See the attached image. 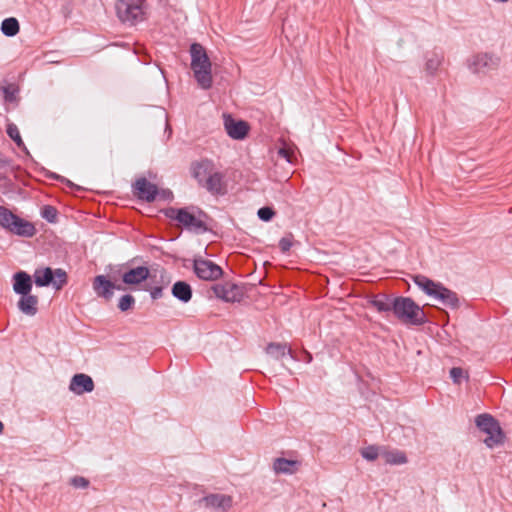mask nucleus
<instances>
[{"label": "nucleus", "instance_id": "obj_1", "mask_svg": "<svg viewBox=\"0 0 512 512\" xmlns=\"http://www.w3.org/2000/svg\"><path fill=\"white\" fill-rule=\"evenodd\" d=\"M161 213L171 220H176L190 232L204 234L210 231L206 224V221L210 219L209 215L197 206L182 208L168 207L162 209Z\"/></svg>", "mask_w": 512, "mask_h": 512}, {"label": "nucleus", "instance_id": "obj_2", "mask_svg": "<svg viewBox=\"0 0 512 512\" xmlns=\"http://www.w3.org/2000/svg\"><path fill=\"white\" fill-rule=\"evenodd\" d=\"M415 285L427 296L433 298L442 305L455 310L460 307V299L456 292L436 282L425 275L417 274L413 277Z\"/></svg>", "mask_w": 512, "mask_h": 512}, {"label": "nucleus", "instance_id": "obj_3", "mask_svg": "<svg viewBox=\"0 0 512 512\" xmlns=\"http://www.w3.org/2000/svg\"><path fill=\"white\" fill-rule=\"evenodd\" d=\"M191 69L198 85L207 90L212 86V64L205 48L199 43L190 45Z\"/></svg>", "mask_w": 512, "mask_h": 512}, {"label": "nucleus", "instance_id": "obj_4", "mask_svg": "<svg viewBox=\"0 0 512 512\" xmlns=\"http://www.w3.org/2000/svg\"><path fill=\"white\" fill-rule=\"evenodd\" d=\"M391 307L395 317L403 323L413 326H421L427 322V316L423 308L410 297H393Z\"/></svg>", "mask_w": 512, "mask_h": 512}, {"label": "nucleus", "instance_id": "obj_5", "mask_svg": "<svg viewBox=\"0 0 512 512\" xmlns=\"http://www.w3.org/2000/svg\"><path fill=\"white\" fill-rule=\"evenodd\" d=\"M115 10L120 22L127 26H135L147 19L145 0H117Z\"/></svg>", "mask_w": 512, "mask_h": 512}, {"label": "nucleus", "instance_id": "obj_6", "mask_svg": "<svg viewBox=\"0 0 512 512\" xmlns=\"http://www.w3.org/2000/svg\"><path fill=\"white\" fill-rule=\"evenodd\" d=\"M475 424L477 428L487 434L484 443L488 448H493L504 440V433L499 422L490 414L483 413L476 417Z\"/></svg>", "mask_w": 512, "mask_h": 512}, {"label": "nucleus", "instance_id": "obj_7", "mask_svg": "<svg viewBox=\"0 0 512 512\" xmlns=\"http://www.w3.org/2000/svg\"><path fill=\"white\" fill-rule=\"evenodd\" d=\"M33 279L37 287L52 286L56 290H60L67 283L68 276L66 271L61 268L44 267L35 269Z\"/></svg>", "mask_w": 512, "mask_h": 512}, {"label": "nucleus", "instance_id": "obj_8", "mask_svg": "<svg viewBox=\"0 0 512 512\" xmlns=\"http://www.w3.org/2000/svg\"><path fill=\"white\" fill-rule=\"evenodd\" d=\"M467 64L472 73L486 74L499 66L500 58L493 53H478L469 58Z\"/></svg>", "mask_w": 512, "mask_h": 512}, {"label": "nucleus", "instance_id": "obj_9", "mask_svg": "<svg viewBox=\"0 0 512 512\" xmlns=\"http://www.w3.org/2000/svg\"><path fill=\"white\" fill-rule=\"evenodd\" d=\"M195 275L204 281H215L223 275V269L215 262L203 258L193 260Z\"/></svg>", "mask_w": 512, "mask_h": 512}, {"label": "nucleus", "instance_id": "obj_10", "mask_svg": "<svg viewBox=\"0 0 512 512\" xmlns=\"http://www.w3.org/2000/svg\"><path fill=\"white\" fill-rule=\"evenodd\" d=\"M95 294L106 301H110L114 295L115 290H124L120 284H115L106 275H97L92 283Z\"/></svg>", "mask_w": 512, "mask_h": 512}, {"label": "nucleus", "instance_id": "obj_11", "mask_svg": "<svg viewBox=\"0 0 512 512\" xmlns=\"http://www.w3.org/2000/svg\"><path fill=\"white\" fill-rule=\"evenodd\" d=\"M215 296L224 302H240L243 298L241 287L235 283L226 282L224 284H215L212 286Z\"/></svg>", "mask_w": 512, "mask_h": 512}, {"label": "nucleus", "instance_id": "obj_12", "mask_svg": "<svg viewBox=\"0 0 512 512\" xmlns=\"http://www.w3.org/2000/svg\"><path fill=\"white\" fill-rule=\"evenodd\" d=\"M132 187L134 195L139 200L148 203L153 202L159 193L157 185L151 183L145 177L137 179Z\"/></svg>", "mask_w": 512, "mask_h": 512}, {"label": "nucleus", "instance_id": "obj_13", "mask_svg": "<svg viewBox=\"0 0 512 512\" xmlns=\"http://www.w3.org/2000/svg\"><path fill=\"white\" fill-rule=\"evenodd\" d=\"M224 127L228 136L234 140H243L249 133V125L244 120H236L230 114L224 116Z\"/></svg>", "mask_w": 512, "mask_h": 512}, {"label": "nucleus", "instance_id": "obj_14", "mask_svg": "<svg viewBox=\"0 0 512 512\" xmlns=\"http://www.w3.org/2000/svg\"><path fill=\"white\" fill-rule=\"evenodd\" d=\"M199 503L204 505L205 508L219 512H226L232 506V498L225 494L215 493L202 497L199 500Z\"/></svg>", "mask_w": 512, "mask_h": 512}, {"label": "nucleus", "instance_id": "obj_15", "mask_svg": "<svg viewBox=\"0 0 512 512\" xmlns=\"http://www.w3.org/2000/svg\"><path fill=\"white\" fill-rule=\"evenodd\" d=\"M202 187L214 196H224L227 193L224 174L218 171L211 172L205 179Z\"/></svg>", "mask_w": 512, "mask_h": 512}, {"label": "nucleus", "instance_id": "obj_16", "mask_svg": "<svg viewBox=\"0 0 512 512\" xmlns=\"http://www.w3.org/2000/svg\"><path fill=\"white\" fill-rule=\"evenodd\" d=\"M34 279L33 276L28 274L26 271L19 270L12 276V287L13 291L17 295H25L31 293L33 288Z\"/></svg>", "mask_w": 512, "mask_h": 512}, {"label": "nucleus", "instance_id": "obj_17", "mask_svg": "<svg viewBox=\"0 0 512 512\" xmlns=\"http://www.w3.org/2000/svg\"><path fill=\"white\" fill-rule=\"evenodd\" d=\"M150 277V270L147 266H137L127 269L121 276L125 285H139Z\"/></svg>", "mask_w": 512, "mask_h": 512}, {"label": "nucleus", "instance_id": "obj_18", "mask_svg": "<svg viewBox=\"0 0 512 512\" xmlns=\"http://www.w3.org/2000/svg\"><path fill=\"white\" fill-rule=\"evenodd\" d=\"M69 390L76 395L90 393L94 390L93 379L84 373L75 374L70 380Z\"/></svg>", "mask_w": 512, "mask_h": 512}, {"label": "nucleus", "instance_id": "obj_19", "mask_svg": "<svg viewBox=\"0 0 512 512\" xmlns=\"http://www.w3.org/2000/svg\"><path fill=\"white\" fill-rule=\"evenodd\" d=\"M11 227L9 232L25 238H31L36 234L34 224L18 215H15L13 221L10 223Z\"/></svg>", "mask_w": 512, "mask_h": 512}, {"label": "nucleus", "instance_id": "obj_20", "mask_svg": "<svg viewBox=\"0 0 512 512\" xmlns=\"http://www.w3.org/2000/svg\"><path fill=\"white\" fill-rule=\"evenodd\" d=\"M38 297L31 293L20 295L17 303V308L24 315L33 317L38 312Z\"/></svg>", "mask_w": 512, "mask_h": 512}, {"label": "nucleus", "instance_id": "obj_21", "mask_svg": "<svg viewBox=\"0 0 512 512\" xmlns=\"http://www.w3.org/2000/svg\"><path fill=\"white\" fill-rule=\"evenodd\" d=\"M265 352L275 360H281L285 356H289L292 360H296L291 347L286 343L271 342L266 346Z\"/></svg>", "mask_w": 512, "mask_h": 512}, {"label": "nucleus", "instance_id": "obj_22", "mask_svg": "<svg viewBox=\"0 0 512 512\" xmlns=\"http://www.w3.org/2000/svg\"><path fill=\"white\" fill-rule=\"evenodd\" d=\"M171 294L178 301L186 304L192 299L193 290L189 283L179 280L173 284Z\"/></svg>", "mask_w": 512, "mask_h": 512}, {"label": "nucleus", "instance_id": "obj_23", "mask_svg": "<svg viewBox=\"0 0 512 512\" xmlns=\"http://www.w3.org/2000/svg\"><path fill=\"white\" fill-rule=\"evenodd\" d=\"M393 298L387 294L379 293L374 295L368 302L378 312H391Z\"/></svg>", "mask_w": 512, "mask_h": 512}, {"label": "nucleus", "instance_id": "obj_24", "mask_svg": "<svg viewBox=\"0 0 512 512\" xmlns=\"http://www.w3.org/2000/svg\"><path fill=\"white\" fill-rule=\"evenodd\" d=\"M443 60H444V56L440 52L433 51L432 53L428 54L426 56V64H425L426 72L429 75L434 76L436 74L438 68L442 64Z\"/></svg>", "mask_w": 512, "mask_h": 512}, {"label": "nucleus", "instance_id": "obj_25", "mask_svg": "<svg viewBox=\"0 0 512 512\" xmlns=\"http://www.w3.org/2000/svg\"><path fill=\"white\" fill-rule=\"evenodd\" d=\"M382 457L386 464L389 465H402L407 463L408 459L404 452L394 449L391 451H384Z\"/></svg>", "mask_w": 512, "mask_h": 512}, {"label": "nucleus", "instance_id": "obj_26", "mask_svg": "<svg viewBox=\"0 0 512 512\" xmlns=\"http://www.w3.org/2000/svg\"><path fill=\"white\" fill-rule=\"evenodd\" d=\"M209 167V161H201L193 166L192 175L200 186H202L207 176L211 173Z\"/></svg>", "mask_w": 512, "mask_h": 512}, {"label": "nucleus", "instance_id": "obj_27", "mask_svg": "<svg viewBox=\"0 0 512 512\" xmlns=\"http://www.w3.org/2000/svg\"><path fill=\"white\" fill-rule=\"evenodd\" d=\"M297 464L295 460L280 457L275 459L273 468L276 473L292 474Z\"/></svg>", "mask_w": 512, "mask_h": 512}, {"label": "nucleus", "instance_id": "obj_28", "mask_svg": "<svg viewBox=\"0 0 512 512\" xmlns=\"http://www.w3.org/2000/svg\"><path fill=\"white\" fill-rule=\"evenodd\" d=\"M0 30L3 35L7 37H14L19 33L20 25L16 18L9 17L2 21Z\"/></svg>", "mask_w": 512, "mask_h": 512}, {"label": "nucleus", "instance_id": "obj_29", "mask_svg": "<svg viewBox=\"0 0 512 512\" xmlns=\"http://www.w3.org/2000/svg\"><path fill=\"white\" fill-rule=\"evenodd\" d=\"M1 92L3 93V100L6 103H16L18 102L20 88L15 83H9L0 87Z\"/></svg>", "mask_w": 512, "mask_h": 512}, {"label": "nucleus", "instance_id": "obj_30", "mask_svg": "<svg viewBox=\"0 0 512 512\" xmlns=\"http://www.w3.org/2000/svg\"><path fill=\"white\" fill-rule=\"evenodd\" d=\"M6 132H7V135L15 142V144L20 149H22L27 155H30L28 149L26 148V146L20 136L18 127L15 124H13V123L8 124Z\"/></svg>", "mask_w": 512, "mask_h": 512}, {"label": "nucleus", "instance_id": "obj_31", "mask_svg": "<svg viewBox=\"0 0 512 512\" xmlns=\"http://www.w3.org/2000/svg\"><path fill=\"white\" fill-rule=\"evenodd\" d=\"M16 214L4 206H0V226L5 230L9 231L11 222L13 221Z\"/></svg>", "mask_w": 512, "mask_h": 512}, {"label": "nucleus", "instance_id": "obj_32", "mask_svg": "<svg viewBox=\"0 0 512 512\" xmlns=\"http://www.w3.org/2000/svg\"><path fill=\"white\" fill-rule=\"evenodd\" d=\"M135 298L131 294H125L120 297L117 308L121 312H126L135 306Z\"/></svg>", "mask_w": 512, "mask_h": 512}, {"label": "nucleus", "instance_id": "obj_33", "mask_svg": "<svg viewBox=\"0 0 512 512\" xmlns=\"http://www.w3.org/2000/svg\"><path fill=\"white\" fill-rule=\"evenodd\" d=\"M41 216L49 223H55L58 217V211L51 205H45L41 210Z\"/></svg>", "mask_w": 512, "mask_h": 512}, {"label": "nucleus", "instance_id": "obj_34", "mask_svg": "<svg viewBox=\"0 0 512 512\" xmlns=\"http://www.w3.org/2000/svg\"><path fill=\"white\" fill-rule=\"evenodd\" d=\"M276 212L275 210L270 206H263L258 209L257 216L258 218L263 222H269L273 219Z\"/></svg>", "mask_w": 512, "mask_h": 512}, {"label": "nucleus", "instance_id": "obj_35", "mask_svg": "<svg viewBox=\"0 0 512 512\" xmlns=\"http://www.w3.org/2000/svg\"><path fill=\"white\" fill-rule=\"evenodd\" d=\"M361 456L367 461H374L379 456L378 447L375 445L367 446L361 450Z\"/></svg>", "mask_w": 512, "mask_h": 512}, {"label": "nucleus", "instance_id": "obj_36", "mask_svg": "<svg viewBox=\"0 0 512 512\" xmlns=\"http://www.w3.org/2000/svg\"><path fill=\"white\" fill-rule=\"evenodd\" d=\"M46 177H48L49 179H52V180H57V181H60L62 183H65L67 186H69L70 188H73L75 190H81V187L74 184L72 181H70L69 179L61 176V175H58L54 172H47L46 173Z\"/></svg>", "mask_w": 512, "mask_h": 512}, {"label": "nucleus", "instance_id": "obj_37", "mask_svg": "<svg viewBox=\"0 0 512 512\" xmlns=\"http://www.w3.org/2000/svg\"><path fill=\"white\" fill-rule=\"evenodd\" d=\"M450 377H451L453 383H455V384H460L462 378H465L467 380L469 378L467 374L464 375V371L460 367H453V368H451V370H450Z\"/></svg>", "mask_w": 512, "mask_h": 512}, {"label": "nucleus", "instance_id": "obj_38", "mask_svg": "<svg viewBox=\"0 0 512 512\" xmlns=\"http://www.w3.org/2000/svg\"><path fill=\"white\" fill-rule=\"evenodd\" d=\"M71 485L75 488L85 489L89 486V480L82 476H75L71 478Z\"/></svg>", "mask_w": 512, "mask_h": 512}, {"label": "nucleus", "instance_id": "obj_39", "mask_svg": "<svg viewBox=\"0 0 512 512\" xmlns=\"http://www.w3.org/2000/svg\"><path fill=\"white\" fill-rule=\"evenodd\" d=\"M292 245V235L282 237L279 240V248L283 253L288 252L291 249Z\"/></svg>", "mask_w": 512, "mask_h": 512}, {"label": "nucleus", "instance_id": "obj_40", "mask_svg": "<svg viewBox=\"0 0 512 512\" xmlns=\"http://www.w3.org/2000/svg\"><path fill=\"white\" fill-rule=\"evenodd\" d=\"M164 286H155L150 289V297L152 300H157L163 295Z\"/></svg>", "mask_w": 512, "mask_h": 512}, {"label": "nucleus", "instance_id": "obj_41", "mask_svg": "<svg viewBox=\"0 0 512 512\" xmlns=\"http://www.w3.org/2000/svg\"><path fill=\"white\" fill-rule=\"evenodd\" d=\"M157 196L166 201H172L174 198L173 192L170 189H161Z\"/></svg>", "mask_w": 512, "mask_h": 512}, {"label": "nucleus", "instance_id": "obj_42", "mask_svg": "<svg viewBox=\"0 0 512 512\" xmlns=\"http://www.w3.org/2000/svg\"><path fill=\"white\" fill-rule=\"evenodd\" d=\"M11 160L0 152V169L10 166Z\"/></svg>", "mask_w": 512, "mask_h": 512}, {"label": "nucleus", "instance_id": "obj_43", "mask_svg": "<svg viewBox=\"0 0 512 512\" xmlns=\"http://www.w3.org/2000/svg\"><path fill=\"white\" fill-rule=\"evenodd\" d=\"M279 155H281V156H282V157H284L288 162H290L288 152H287L285 149H280V150H279Z\"/></svg>", "mask_w": 512, "mask_h": 512}, {"label": "nucleus", "instance_id": "obj_44", "mask_svg": "<svg viewBox=\"0 0 512 512\" xmlns=\"http://www.w3.org/2000/svg\"><path fill=\"white\" fill-rule=\"evenodd\" d=\"M313 357L309 352L305 353V362L310 363L312 361Z\"/></svg>", "mask_w": 512, "mask_h": 512}, {"label": "nucleus", "instance_id": "obj_45", "mask_svg": "<svg viewBox=\"0 0 512 512\" xmlns=\"http://www.w3.org/2000/svg\"><path fill=\"white\" fill-rule=\"evenodd\" d=\"M166 276V271L165 270H162V273H161V282L165 285V284H168L169 283V280H167L166 282L164 281V277Z\"/></svg>", "mask_w": 512, "mask_h": 512}, {"label": "nucleus", "instance_id": "obj_46", "mask_svg": "<svg viewBox=\"0 0 512 512\" xmlns=\"http://www.w3.org/2000/svg\"><path fill=\"white\" fill-rule=\"evenodd\" d=\"M4 430V425L2 423V421H0V434L3 432Z\"/></svg>", "mask_w": 512, "mask_h": 512}, {"label": "nucleus", "instance_id": "obj_47", "mask_svg": "<svg viewBox=\"0 0 512 512\" xmlns=\"http://www.w3.org/2000/svg\"><path fill=\"white\" fill-rule=\"evenodd\" d=\"M495 2H499V3H506L508 2L509 0H494Z\"/></svg>", "mask_w": 512, "mask_h": 512}]
</instances>
